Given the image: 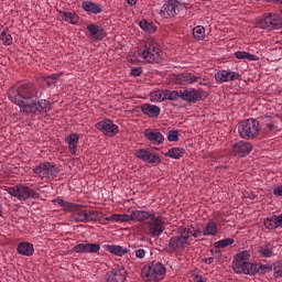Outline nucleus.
<instances>
[{
	"mask_svg": "<svg viewBox=\"0 0 282 282\" xmlns=\"http://www.w3.org/2000/svg\"><path fill=\"white\" fill-rule=\"evenodd\" d=\"M8 98L19 107L21 113H47L52 110V102L47 99L39 100V87L33 83H18L9 88Z\"/></svg>",
	"mask_w": 282,
	"mask_h": 282,
	"instance_id": "1",
	"label": "nucleus"
},
{
	"mask_svg": "<svg viewBox=\"0 0 282 282\" xmlns=\"http://www.w3.org/2000/svg\"><path fill=\"white\" fill-rule=\"evenodd\" d=\"M137 56L144 63H160L162 61V47L153 39H148L141 43L137 50Z\"/></svg>",
	"mask_w": 282,
	"mask_h": 282,
	"instance_id": "2",
	"label": "nucleus"
},
{
	"mask_svg": "<svg viewBox=\"0 0 282 282\" xmlns=\"http://www.w3.org/2000/svg\"><path fill=\"white\" fill-rule=\"evenodd\" d=\"M141 276L145 282H160L166 276V267L162 262H149L141 270Z\"/></svg>",
	"mask_w": 282,
	"mask_h": 282,
	"instance_id": "3",
	"label": "nucleus"
},
{
	"mask_svg": "<svg viewBox=\"0 0 282 282\" xmlns=\"http://www.w3.org/2000/svg\"><path fill=\"white\" fill-rule=\"evenodd\" d=\"M257 26L260 30H267L272 32V30H281L282 28V17L279 13H264L257 19Z\"/></svg>",
	"mask_w": 282,
	"mask_h": 282,
	"instance_id": "4",
	"label": "nucleus"
},
{
	"mask_svg": "<svg viewBox=\"0 0 282 282\" xmlns=\"http://www.w3.org/2000/svg\"><path fill=\"white\" fill-rule=\"evenodd\" d=\"M260 132L261 124L254 118L241 121L238 127V133L243 140H252V138H257Z\"/></svg>",
	"mask_w": 282,
	"mask_h": 282,
	"instance_id": "5",
	"label": "nucleus"
},
{
	"mask_svg": "<svg viewBox=\"0 0 282 282\" xmlns=\"http://www.w3.org/2000/svg\"><path fill=\"white\" fill-rule=\"evenodd\" d=\"M8 193L12 197H17L20 202H25L28 199H39V194L25 185H15L13 187H9Z\"/></svg>",
	"mask_w": 282,
	"mask_h": 282,
	"instance_id": "6",
	"label": "nucleus"
},
{
	"mask_svg": "<svg viewBox=\"0 0 282 282\" xmlns=\"http://www.w3.org/2000/svg\"><path fill=\"white\" fill-rule=\"evenodd\" d=\"M33 171L35 175H39L42 180H54L61 172L56 164L50 162L40 163Z\"/></svg>",
	"mask_w": 282,
	"mask_h": 282,
	"instance_id": "7",
	"label": "nucleus"
},
{
	"mask_svg": "<svg viewBox=\"0 0 282 282\" xmlns=\"http://www.w3.org/2000/svg\"><path fill=\"white\" fill-rule=\"evenodd\" d=\"M95 129L97 131H100V133H104L107 138H113L120 133V128L118 124L113 123V120L111 119H104L101 121H98L95 124Z\"/></svg>",
	"mask_w": 282,
	"mask_h": 282,
	"instance_id": "8",
	"label": "nucleus"
},
{
	"mask_svg": "<svg viewBox=\"0 0 282 282\" xmlns=\"http://www.w3.org/2000/svg\"><path fill=\"white\" fill-rule=\"evenodd\" d=\"M183 8H184V4H182L180 1L169 0L162 6L160 15L163 19H173L174 17H177V14H180V11Z\"/></svg>",
	"mask_w": 282,
	"mask_h": 282,
	"instance_id": "9",
	"label": "nucleus"
},
{
	"mask_svg": "<svg viewBox=\"0 0 282 282\" xmlns=\"http://www.w3.org/2000/svg\"><path fill=\"white\" fill-rule=\"evenodd\" d=\"M165 228L166 225L164 224V220H162V217H156L155 214L150 217V220L148 221L150 237H160L162 232H164Z\"/></svg>",
	"mask_w": 282,
	"mask_h": 282,
	"instance_id": "10",
	"label": "nucleus"
},
{
	"mask_svg": "<svg viewBox=\"0 0 282 282\" xmlns=\"http://www.w3.org/2000/svg\"><path fill=\"white\" fill-rule=\"evenodd\" d=\"M176 236H178L185 243H191L188 242L191 237H194V239L202 237V229L193 226L178 227Z\"/></svg>",
	"mask_w": 282,
	"mask_h": 282,
	"instance_id": "11",
	"label": "nucleus"
},
{
	"mask_svg": "<svg viewBox=\"0 0 282 282\" xmlns=\"http://www.w3.org/2000/svg\"><path fill=\"white\" fill-rule=\"evenodd\" d=\"M234 272H236V274H247L249 276H254V274L259 272V265L251 262H242L241 264L237 263L236 267H234Z\"/></svg>",
	"mask_w": 282,
	"mask_h": 282,
	"instance_id": "12",
	"label": "nucleus"
},
{
	"mask_svg": "<svg viewBox=\"0 0 282 282\" xmlns=\"http://www.w3.org/2000/svg\"><path fill=\"white\" fill-rule=\"evenodd\" d=\"M216 83H229L230 80H241V74L230 70H218L215 73Z\"/></svg>",
	"mask_w": 282,
	"mask_h": 282,
	"instance_id": "13",
	"label": "nucleus"
},
{
	"mask_svg": "<svg viewBox=\"0 0 282 282\" xmlns=\"http://www.w3.org/2000/svg\"><path fill=\"white\" fill-rule=\"evenodd\" d=\"M127 269L117 265L110 272H108L107 282H126Z\"/></svg>",
	"mask_w": 282,
	"mask_h": 282,
	"instance_id": "14",
	"label": "nucleus"
},
{
	"mask_svg": "<svg viewBox=\"0 0 282 282\" xmlns=\"http://www.w3.org/2000/svg\"><path fill=\"white\" fill-rule=\"evenodd\" d=\"M135 158L142 160L143 162H148V164H160V155L150 152L149 150H137Z\"/></svg>",
	"mask_w": 282,
	"mask_h": 282,
	"instance_id": "15",
	"label": "nucleus"
},
{
	"mask_svg": "<svg viewBox=\"0 0 282 282\" xmlns=\"http://www.w3.org/2000/svg\"><path fill=\"white\" fill-rule=\"evenodd\" d=\"M250 151H252V144H250V142L240 141L232 145V153L238 158H246V155H250Z\"/></svg>",
	"mask_w": 282,
	"mask_h": 282,
	"instance_id": "16",
	"label": "nucleus"
},
{
	"mask_svg": "<svg viewBox=\"0 0 282 282\" xmlns=\"http://www.w3.org/2000/svg\"><path fill=\"white\" fill-rule=\"evenodd\" d=\"M191 243H185L180 236H174L169 239L167 248L172 250V252H184L186 248H188Z\"/></svg>",
	"mask_w": 282,
	"mask_h": 282,
	"instance_id": "17",
	"label": "nucleus"
},
{
	"mask_svg": "<svg viewBox=\"0 0 282 282\" xmlns=\"http://www.w3.org/2000/svg\"><path fill=\"white\" fill-rule=\"evenodd\" d=\"M182 100L185 102H198L202 100V90L200 89H182Z\"/></svg>",
	"mask_w": 282,
	"mask_h": 282,
	"instance_id": "18",
	"label": "nucleus"
},
{
	"mask_svg": "<svg viewBox=\"0 0 282 282\" xmlns=\"http://www.w3.org/2000/svg\"><path fill=\"white\" fill-rule=\"evenodd\" d=\"M73 252H77V254L87 253H97L100 252V245L98 243H78L73 248Z\"/></svg>",
	"mask_w": 282,
	"mask_h": 282,
	"instance_id": "19",
	"label": "nucleus"
},
{
	"mask_svg": "<svg viewBox=\"0 0 282 282\" xmlns=\"http://www.w3.org/2000/svg\"><path fill=\"white\" fill-rule=\"evenodd\" d=\"M143 135L149 140V142H151V144L156 147H160V144L164 142V134H162V132L145 129Z\"/></svg>",
	"mask_w": 282,
	"mask_h": 282,
	"instance_id": "20",
	"label": "nucleus"
},
{
	"mask_svg": "<svg viewBox=\"0 0 282 282\" xmlns=\"http://www.w3.org/2000/svg\"><path fill=\"white\" fill-rule=\"evenodd\" d=\"M262 120L265 133H276L279 131V119L276 117L264 116Z\"/></svg>",
	"mask_w": 282,
	"mask_h": 282,
	"instance_id": "21",
	"label": "nucleus"
},
{
	"mask_svg": "<svg viewBox=\"0 0 282 282\" xmlns=\"http://www.w3.org/2000/svg\"><path fill=\"white\" fill-rule=\"evenodd\" d=\"M54 204H58L64 210V213H73L75 210H78L79 208H83V205L76 204V203H69L65 202V199L61 197H56L53 199Z\"/></svg>",
	"mask_w": 282,
	"mask_h": 282,
	"instance_id": "22",
	"label": "nucleus"
},
{
	"mask_svg": "<svg viewBox=\"0 0 282 282\" xmlns=\"http://www.w3.org/2000/svg\"><path fill=\"white\" fill-rule=\"evenodd\" d=\"M80 140V137L77 133H70L67 137H65V142L68 144V150L72 155H76V152L78 151V142Z\"/></svg>",
	"mask_w": 282,
	"mask_h": 282,
	"instance_id": "23",
	"label": "nucleus"
},
{
	"mask_svg": "<svg viewBox=\"0 0 282 282\" xmlns=\"http://www.w3.org/2000/svg\"><path fill=\"white\" fill-rule=\"evenodd\" d=\"M18 254H22V257H32L34 254V245L32 242L22 241L17 247Z\"/></svg>",
	"mask_w": 282,
	"mask_h": 282,
	"instance_id": "24",
	"label": "nucleus"
},
{
	"mask_svg": "<svg viewBox=\"0 0 282 282\" xmlns=\"http://www.w3.org/2000/svg\"><path fill=\"white\" fill-rule=\"evenodd\" d=\"M82 8L85 12H89L90 14H100L102 12L101 4H98L91 0L84 1L82 3Z\"/></svg>",
	"mask_w": 282,
	"mask_h": 282,
	"instance_id": "25",
	"label": "nucleus"
},
{
	"mask_svg": "<svg viewBox=\"0 0 282 282\" xmlns=\"http://www.w3.org/2000/svg\"><path fill=\"white\" fill-rule=\"evenodd\" d=\"M141 111L144 113V116H148L149 118H158L161 113L160 107L151 104H144L141 106Z\"/></svg>",
	"mask_w": 282,
	"mask_h": 282,
	"instance_id": "26",
	"label": "nucleus"
},
{
	"mask_svg": "<svg viewBox=\"0 0 282 282\" xmlns=\"http://www.w3.org/2000/svg\"><path fill=\"white\" fill-rule=\"evenodd\" d=\"M59 14L62 15V21H65L66 23H70V25H78V21H80V18L76 12L72 11H58Z\"/></svg>",
	"mask_w": 282,
	"mask_h": 282,
	"instance_id": "27",
	"label": "nucleus"
},
{
	"mask_svg": "<svg viewBox=\"0 0 282 282\" xmlns=\"http://www.w3.org/2000/svg\"><path fill=\"white\" fill-rule=\"evenodd\" d=\"M153 214L144 210H133L130 214V221H147V219H151Z\"/></svg>",
	"mask_w": 282,
	"mask_h": 282,
	"instance_id": "28",
	"label": "nucleus"
},
{
	"mask_svg": "<svg viewBox=\"0 0 282 282\" xmlns=\"http://www.w3.org/2000/svg\"><path fill=\"white\" fill-rule=\"evenodd\" d=\"M87 30L94 39H97V41H102L106 36L105 29L96 24H88Z\"/></svg>",
	"mask_w": 282,
	"mask_h": 282,
	"instance_id": "29",
	"label": "nucleus"
},
{
	"mask_svg": "<svg viewBox=\"0 0 282 282\" xmlns=\"http://www.w3.org/2000/svg\"><path fill=\"white\" fill-rule=\"evenodd\" d=\"M107 252L110 254H115V257H124L129 252L126 247L118 246V245H106Z\"/></svg>",
	"mask_w": 282,
	"mask_h": 282,
	"instance_id": "30",
	"label": "nucleus"
},
{
	"mask_svg": "<svg viewBox=\"0 0 282 282\" xmlns=\"http://www.w3.org/2000/svg\"><path fill=\"white\" fill-rule=\"evenodd\" d=\"M202 231L203 237H215L217 235V224L215 221H209Z\"/></svg>",
	"mask_w": 282,
	"mask_h": 282,
	"instance_id": "31",
	"label": "nucleus"
},
{
	"mask_svg": "<svg viewBox=\"0 0 282 282\" xmlns=\"http://www.w3.org/2000/svg\"><path fill=\"white\" fill-rule=\"evenodd\" d=\"M235 56L238 61H259V56L246 51H236Z\"/></svg>",
	"mask_w": 282,
	"mask_h": 282,
	"instance_id": "32",
	"label": "nucleus"
},
{
	"mask_svg": "<svg viewBox=\"0 0 282 282\" xmlns=\"http://www.w3.org/2000/svg\"><path fill=\"white\" fill-rule=\"evenodd\" d=\"M184 153H186V150L183 148H172L165 153V158H172V160H180V158L184 156Z\"/></svg>",
	"mask_w": 282,
	"mask_h": 282,
	"instance_id": "33",
	"label": "nucleus"
},
{
	"mask_svg": "<svg viewBox=\"0 0 282 282\" xmlns=\"http://www.w3.org/2000/svg\"><path fill=\"white\" fill-rule=\"evenodd\" d=\"M182 83H188L189 85H194L200 80V75H194L193 73H183L180 75Z\"/></svg>",
	"mask_w": 282,
	"mask_h": 282,
	"instance_id": "34",
	"label": "nucleus"
},
{
	"mask_svg": "<svg viewBox=\"0 0 282 282\" xmlns=\"http://www.w3.org/2000/svg\"><path fill=\"white\" fill-rule=\"evenodd\" d=\"M151 102H164L166 100V90H154L150 94Z\"/></svg>",
	"mask_w": 282,
	"mask_h": 282,
	"instance_id": "35",
	"label": "nucleus"
},
{
	"mask_svg": "<svg viewBox=\"0 0 282 282\" xmlns=\"http://www.w3.org/2000/svg\"><path fill=\"white\" fill-rule=\"evenodd\" d=\"M250 260V252L249 251H241L239 253L236 254L235 259H234V268L237 267V263L241 264V263H246Z\"/></svg>",
	"mask_w": 282,
	"mask_h": 282,
	"instance_id": "36",
	"label": "nucleus"
},
{
	"mask_svg": "<svg viewBox=\"0 0 282 282\" xmlns=\"http://www.w3.org/2000/svg\"><path fill=\"white\" fill-rule=\"evenodd\" d=\"M87 209H83V207H79L77 210L73 212L72 219L73 221H82L86 223L87 219Z\"/></svg>",
	"mask_w": 282,
	"mask_h": 282,
	"instance_id": "37",
	"label": "nucleus"
},
{
	"mask_svg": "<svg viewBox=\"0 0 282 282\" xmlns=\"http://www.w3.org/2000/svg\"><path fill=\"white\" fill-rule=\"evenodd\" d=\"M258 252L260 257H263L264 259H270V257L274 256V251H272V245L270 243L259 247Z\"/></svg>",
	"mask_w": 282,
	"mask_h": 282,
	"instance_id": "38",
	"label": "nucleus"
},
{
	"mask_svg": "<svg viewBox=\"0 0 282 282\" xmlns=\"http://www.w3.org/2000/svg\"><path fill=\"white\" fill-rule=\"evenodd\" d=\"M139 26L141 28V30H143L148 34H153V32L158 30V28H155V24H153V22H149L147 20H141L139 22Z\"/></svg>",
	"mask_w": 282,
	"mask_h": 282,
	"instance_id": "39",
	"label": "nucleus"
},
{
	"mask_svg": "<svg viewBox=\"0 0 282 282\" xmlns=\"http://www.w3.org/2000/svg\"><path fill=\"white\" fill-rule=\"evenodd\" d=\"M193 36L196 41H204L206 39V29L203 25H197L193 29Z\"/></svg>",
	"mask_w": 282,
	"mask_h": 282,
	"instance_id": "40",
	"label": "nucleus"
},
{
	"mask_svg": "<svg viewBox=\"0 0 282 282\" xmlns=\"http://www.w3.org/2000/svg\"><path fill=\"white\" fill-rule=\"evenodd\" d=\"M182 100V89L180 90H165V100Z\"/></svg>",
	"mask_w": 282,
	"mask_h": 282,
	"instance_id": "41",
	"label": "nucleus"
},
{
	"mask_svg": "<svg viewBox=\"0 0 282 282\" xmlns=\"http://www.w3.org/2000/svg\"><path fill=\"white\" fill-rule=\"evenodd\" d=\"M235 243V239L232 238H227L223 240H218L217 242L214 243V248H228V246H232Z\"/></svg>",
	"mask_w": 282,
	"mask_h": 282,
	"instance_id": "42",
	"label": "nucleus"
},
{
	"mask_svg": "<svg viewBox=\"0 0 282 282\" xmlns=\"http://www.w3.org/2000/svg\"><path fill=\"white\" fill-rule=\"evenodd\" d=\"M98 219H100V214L98 210H86V223L98 221Z\"/></svg>",
	"mask_w": 282,
	"mask_h": 282,
	"instance_id": "43",
	"label": "nucleus"
},
{
	"mask_svg": "<svg viewBox=\"0 0 282 282\" xmlns=\"http://www.w3.org/2000/svg\"><path fill=\"white\" fill-rule=\"evenodd\" d=\"M0 41L4 45H12V35L6 31H2L0 34Z\"/></svg>",
	"mask_w": 282,
	"mask_h": 282,
	"instance_id": "44",
	"label": "nucleus"
},
{
	"mask_svg": "<svg viewBox=\"0 0 282 282\" xmlns=\"http://www.w3.org/2000/svg\"><path fill=\"white\" fill-rule=\"evenodd\" d=\"M169 142H178L180 141V131L171 130L167 134Z\"/></svg>",
	"mask_w": 282,
	"mask_h": 282,
	"instance_id": "45",
	"label": "nucleus"
},
{
	"mask_svg": "<svg viewBox=\"0 0 282 282\" xmlns=\"http://www.w3.org/2000/svg\"><path fill=\"white\" fill-rule=\"evenodd\" d=\"M115 221H119L120 224H124L127 221H130V215L115 214Z\"/></svg>",
	"mask_w": 282,
	"mask_h": 282,
	"instance_id": "46",
	"label": "nucleus"
},
{
	"mask_svg": "<svg viewBox=\"0 0 282 282\" xmlns=\"http://www.w3.org/2000/svg\"><path fill=\"white\" fill-rule=\"evenodd\" d=\"M273 275L275 279H279V276H282V263L281 262H275L273 264Z\"/></svg>",
	"mask_w": 282,
	"mask_h": 282,
	"instance_id": "47",
	"label": "nucleus"
},
{
	"mask_svg": "<svg viewBox=\"0 0 282 282\" xmlns=\"http://www.w3.org/2000/svg\"><path fill=\"white\" fill-rule=\"evenodd\" d=\"M61 76H63V74H52L51 76L47 77V85L48 87L51 85H54L56 83V80H58V78H61Z\"/></svg>",
	"mask_w": 282,
	"mask_h": 282,
	"instance_id": "48",
	"label": "nucleus"
},
{
	"mask_svg": "<svg viewBox=\"0 0 282 282\" xmlns=\"http://www.w3.org/2000/svg\"><path fill=\"white\" fill-rule=\"evenodd\" d=\"M264 227L268 230H276V228H279V227H274V220L272 218H267V220H264Z\"/></svg>",
	"mask_w": 282,
	"mask_h": 282,
	"instance_id": "49",
	"label": "nucleus"
},
{
	"mask_svg": "<svg viewBox=\"0 0 282 282\" xmlns=\"http://www.w3.org/2000/svg\"><path fill=\"white\" fill-rule=\"evenodd\" d=\"M134 254L137 259H144L147 257V250L144 249H135Z\"/></svg>",
	"mask_w": 282,
	"mask_h": 282,
	"instance_id": "50",
	"label": "nucleus"
},
{
	"mask_svg": "<svg viewBox=\"0 0 282 282\" xmlns=\"http://www.w3.org/2000/svg\"><path fill=\"white\" fill-rule=\"evenodd\" d=\"M142 74V67H133L131 69V75L132 76H140Z\"/></svg>",
	"mask_w": 282,
	"mask_h": 282,
	"instance_id": "51",
	"label": "nucleus"
},
{
	"mask_svg": "<svg viewBox=\"0 0 282 282\" xmlns=\"http://www.w3.org/2000/svg\"><path fill=\"white\" fill-rule=\"evenodd\" d=\"M260 270L262 273L268 272V270H272L271 264H260Z\"/></svg>",
	"mask_w": 282,
	"mask_h": 282,
	"instance_id": "52",
	"label": "nucleus"
},
{
	"mask_svg": "<svg viewBox=\"0 0 282 282\" xmlns=\"http://www.w3.org/2000/svg\"><path fill=\"white\" fill-rule=\"evenodd\" d=\"M273 195H276V196H279V197L282 196V185H280V186H278V187H275V188L273 189Z\"/></svg>",
	"mask_w": 282,
	"mask_h": 282,
	"instance_id": "53",
	"label": "nucleus"
},
{
	"mask_svg": "<svg viewBox=\"0 0 282 282\" xmlns=\"http://www.w3.org/2000/svg\"><path fill=\"white\" fill-rule=\"evenodd\" d=\"M196 83L203 87H206V85H208V79L200 76V79H198Z\"/></svg>",
	"mask_w": 282,
	"mask_h": 282,
	"instance_id": "54",
	"label": "nucleus"
},
{
	"mask_svg": "<svg viewBox=\"0 0 282 282\" xmlns=\"http://www.w3.org/2000/svg\"><path fill=\"white\" fill-rule=\"evenodd\" d=\"M203 261H204V263H206L207 265H210L212 263L215 262V258H213V257L204 258Z\"/></svg>",
	"mask_w": 282,
	"mask_h": 282,
	"instance_id": "55",
	"label": "nucleus"
},
{
	"mask_svg": "<svg viewBox=\"0 0 282 282\" xmlns=\"http://www.w3.org/2000/svg\"><path fill=\"white\" fill-rule=\"evenodd\" d=\"M194 282H206V278L202 275H195Z\"/></svg>",
	"mask_w": 282,
	"mask_h": 282,
	"instance_id": "56",
	"label": "nucleus"
},
{
	"mask_svg": "<svg viewBox=\"0 0 282 282\" xmlns=\"http://www.w3.org/2000/svg\"><path fill=\"white\" fill-rule=\"evenodd\" d=\"M106 221H116V214H112L105 218Z\"/></svg>",
	"mask_w": 282,
	"mask_h": 282,
	"instance_id": "57",
	"label": "nucleus"
},
{
	"mask_svg": "<svg viewBox=\"0 0 282 282\" xmlns=\"http://www.w3.org/2000/svg\"><path fill=\"white\" fill-rule=\"evenodd\" d=\"M127 3H128V6L133 7V6H135V3H138V0H127Z\"/></svg>",
	"mask_w": 282,
	"mask_h": 282,
	"instance_id": "58",
	"label": "nucleus"
},
{
	"mask_svg": "<svg viewBox=\"0 0 282 282\" xmlns=\"http://www.w3.org/2000/svg\"><path fill=\"white\" fill-rule=\"evenodd\" d=\"M271 1V3H274V4H281L282 6V0H269Z\"/></svg>",
	"mask_w": 282,
	"mask_h": 282,
	"instance_id": "59",
	"label": "nucleus"
},
{
	"mask_svg": "<svg viewBox=\"0 0 282 282\" xmlns=\"http://www.w3.org/2000/svg\"><path fill=\"white\" fill-rule=\"evenodd\" d=\"M0 217H3V207L1 204H0Z\"/></svg>",
	"mask_w": 282,
	"mask_h": 282,
	"instance_id": "60",
	"label": "nucleus"
},
{
	"mask_svg": "<svg viewBox=\"0 0 282 282\" xmlns=\"http://www.w3.org/2000/svg\"><path fill=\"white\" fill-rule=\"evenodd\" d=\"M256 1H263V3H271L270 0H256Z\"/></svg>",
	"mask_w": 282,
	"mask_h": 282,
	"instance_id": "61",
	"label": "nucleus"
},
{
	"mask_svg": "<svg viewBox=\"0 0 282 282\" xmlns=\"http://www.w3.org/2000/svg\"><path fill=\"white\" fill-rule=\"evenodd\" d=\"M281 35H282V31H281Z\"/></svg>",
	"mask_w": 282,
	"mask_h": 282,
	"instance_id": "62",
	"label": "nucleus"
}]
</instances>
